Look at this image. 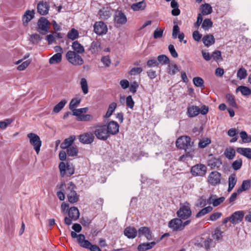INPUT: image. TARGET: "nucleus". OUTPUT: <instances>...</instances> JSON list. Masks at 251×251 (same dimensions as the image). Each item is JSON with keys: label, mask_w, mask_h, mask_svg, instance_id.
<instances>
[{"label": "nucleus", "mask_w": 251, "mask_h": 251, "mask_svg": "<svg viewBox=\"0 0 251 251\" xmlns=\"http://www.w3.org/2000/svg\"><path fill=\"white\" fill-rule=\"evenodd\" d=\"M176 146L180 149L185 151L186 154H183L179 157L180 160H182L185 157H192L193 156L194 148L191 138L187 136L178 138L176 141Z\"/></svg>", "instance_id": "1"}, {"label": "nucleus", "mask_w": 251, "mask_h": 251, "mask_svg": "<svg viewBox=\"0 0 251 251\" xmlns=\"http://www.w3.org/2000/svg\"><path fill=\"white\" fill-rule=\"evenodd\" d=\"M65 56L67 60L74 66H81L84 63V60L82 57L74 51H68Z\"/></svg>", "instance_id": "2"}, {"label": "nucleus", "mask_w": 251, "mask_h": 251, "mask_svg": "<svg viewBox=\"0 0 251 251\" xmlns=\"http://www.w3.org/2000/svg\"><path fill=\"white\" fill-rule=\"evenodd\" d=\"M75 189L76 187L72 182L67 184L65 193L67 195L69 201L71 203H74L78 200V196L75 191Z\"/></svg>", "instance_id": "3"}, {"label": "nucleus", "mask_w": 251, "mask_h": 251, "mask_svg": "<svg viewBox=\"0 0 251 251\" xmlns=\"http://www.w3.org/2000/svg\"><path fill=\"white\" fill-rule=\"evenodd\" d=\"M176 214L178 217L182 220L188 219L192 215L190 204L187 202L180 204V208Z\"/></svg>", "instance_id": "4"}, {"label": "nucleus", "mask_w": 251, "mask_h": 251, "mask_svg": "<svg viewBox=\"0 0 251 251\" xmlns=\"http://www.w3.org/2000/svg\"><path fill=\"white\" fill-rule=\"evenodd\" d=\"M27 137L28 138L30 144L33 147L36 153L38 154L42 145V141L39 136L35 133H29L27 134Z\"/></svg>", "instance_id": "5"}, {"label": "nucleus", "mask_w": 251, "mask_h": 251, "mask_svg": "<svg viewBox=\"0 0 251 251\" xmlns=\"http://www.w3.org/2000/svg\"><path fill=\"white\" fill-rule=\"evenodd\" d=\"M94 133L97 138L102 141H105L110 137L104 125L97 126Z\"/></svg>", "instance_id": "6"}, {"label": "nucleus", "mask_w": 251, "mask_h": 251, "mask_svg": "<svg viewBox=\"0 0 251 251\" xmlns=\"http://www.w3.org/2000/svg\"><path fill=\"white\" fill-rule=\"evenodd\" d=\"M59 168L61 177H64L65 175L70 176L74 174L75 169L72 164H66L64 162H61L59 163Z\"/></svg>", "instance_id": "7"}, {"label": "nucleus", "mask_w": 251, "mask_h": 251, "mask_svg": "<svg viewBox=\"0 0 251 251\" xmlns=\"http://www.w3.org/2000/svg\"><path fill=\"white\" fill-rule=\"evenodd\" d=\"M207 164L211 169H215L220 167L222 162L220 158L216 157L213 154H210L207 156Z\"/></svg>", "instance_id": "8"}, {"label": "nucleus", "mask_w": 251, "mask_h": 251, "mask_svg": "<svg viewBox=\"0 0 251 251\" xmlns=\"http://www.w3.org/2000/svg\"><path fill=\"white\" fill-rule=\"evenodd\" d=\"M206 166L202 164H198L192 167L191 173L194 176H203L206 174Z\"/></svg>", "instance_id": "9"}, {"label": "nucleus", "mask_w": 251, "mask_h": 251, "mask_svg": "<svg viewBox=\"0 0 251 251\" xmlns=\"http://www.w3.org/2000/svg\"><path fill=\"white\" fill-rule=\"evenodd\" d=\"M168 226L173 231H178L183 230L182 221L180 218H174L169 221Z\"/></svg>", "instance_id": "10"}, {"label": "nucleus", "mask_w": 251, "mask_h": 251, "mask_svg": "<svg viewBox=\"0 0 251 251\" xmlns=\"http://www.w3.org/2000/svg\"><path fill=\"white\" fill-rule=\"evenodd\" d=\"M221 174L217 171L211 172L208 177L209 183L213 186L219 184L221 183Z\"/></svg>", "instance_id": "11"}, {"label": "nucleus", "mask_w": 251, "mask_h": 251, "mask_svg": "<svg viewBox=\"0 0 251 251\" xmlns=\"http://www.w3.org/2000/svg\"><path fill=\"white\" fill-rule=\"evenodd\" d=\"M95 32L99 35L105 34L107 32V25L103 22H97L94 25Z\"/></svg>", "instance_id": "12"}, {"label": "nucleus", "mask_w": 251, "mask_h": 251, "mask_svg": "<svg viewBox=\"0 0 251 251\" xmlns=\"http://www.w3.org/2000/svg\"><path fill=\"white\" fill-rule=\"evenodd\" d=\"M106 128L109 135H114L117 134L119 131V126L118 124L114 121L109 122L106 125Z\"/></svg>", "instance_id": "13"}, {"label": "nucleus", "mask_w": 251, "mask_h": 251, "mask_svg": "<svg viewBox=\"0 0 251 251\" xmlns=\"http://www.w3.org/2000/svg\"><path fill=\"white\" fill-rule=\"evenodd\" d=\"M71 236L73 238H76L78 243L82 248L87 247V245L90 244V242L88 240H85V237L82 234L77 235L75 232L72 231Z\"/></svg>", "instance_id": "14"}, {"label": "nucleus", "mask_w": 251, "mask_h": 251, "mask_svg": "<svg viewBox=\"0 0 251 251\" xmlns=\"http://www.w3.org/2000/svg\"><path fill=\"white\" fill-rule=\"evenodd\" d=\"M244 216V212L243 211H236L230 216V222L233 225L238 224L242 221Z\"/></svg>", "instance_id": "15"}, {"label": "nucleus", "mask_w": 251, "mask_h": 251, "mask_svg": "<svg viewBox=\"0 0 251 251\" xmlns=\"http://www.w3.org/2000/svg\"><path fill=\"white\" fill-rule=\"evenodd\" d=\"M139 237H145L148 240H151L153 239L152 232L148 227H141L138 229Z\"/></svg>", "instance_id": "16"}, {"label": "nucleus", "mask_w": 251, "mask_h": 251, "mask_svg": "<svg viewBox=\"0 0 251 251\" xmlns=\"http://www.w3.org/2000/svg\"><path fill=\"white\" fill-rule=\"evenodd\" d=\"M114 22L117 25H123L126 23L127 18L122 11L117 10L114 15Z\"/></svg>", "instance_id": "17"}, {"label": "nucleus", "mask_w": 251, "mask_h": 251, "mask_svg": "<svg viewBox=\"0 0 251 251\" xmlns=\"http://www.w3.org/2000/svg\"><path fill=\"white\" fill-rule=\"evenodd\" d=\"M78 139L80 142L83 144H90L94 141V136L92 133L86 132L80 134Z\"/></svg>", "instance_id": "18"}, {"label": "nucleus", "mask_w": 251, "mask_h": 251, "mask_svg": "<svg viewBox=\"0 0 251 251\" xmlns=\"http://www.w3.org/2000/svg\"><path fill=\"white\" fill-rule=\"evenodd\" d=\"M49 21L44 17H41L38 22V26L39 32L45 34L48 30Z\"/></svg>", "instance_id": "19"}, {"label": "nucleus", "mask_w": 251, "mask_h": 251, "mask_svg": "<svg viewBox=\"0 0 251 251\" xmlns=\"http://www.w3.org/2000/svg\"><path fill=\"white\" fill-rule=\"evenodd\" d=\"M225 200V198L224 197L217 198L216 195H211L207 199V203L209 204H212L213 206L216 207L223 203Z\"/></svg>", "instance_id": "20"}, {"label": "nucleus", "mask_w": 251, "mask_h": 251, "mask_svg": "<svg viewBox=\"0 0 251 251\" xmlns=\"http://www.w3.org/2000/svg\"><path fill=\"white\" fill-rule=\"evenodd\" d=\"M50 5L47 2L41 1L37 5V11L42 15H45L48 13Z\"/></svg>", "instance_id": "21"}, {"label": "nucleus", "mask_w": 251, "mask_h": 251, "mask_svg": "<svg viewBox=\"0 0 251 251\" xmlns=\"http://www.w3.org/2000/svg\"><path fill=\"white\" fill-rule=\"evenodd\" d=\"M124 235L129 239H134L137 235V231L133 227H127L124 230Z\"/></svg>", "instance_id": "22"}, {"label": "nucleus", "mask_w": 251, "mask_h": 251, "mask_svg": "<svg viewBox=\"0 0 251 251\" xmlns=\"http://www.w3.org/2000/svg\"><path fill=\"white\" fill-rule=\"evenodd\" d=\"M99 13L101 19L107 20L112 15V10L108 7H104L99 11Z\"/></svg>", "instance_id": "23"}, {"label": "nucleus", "mask_w": 251, "mask_h": 251, "mask_svg": "<svg viewBox=\"0 0 251 251\" xmlns=\"http://www.w3.org/2000/svg\"><path fill=\"white\" fill-rule=\"evenodd\" d=\"M101 50V43L99 41H94L91 44L89 50L92 53H98Z\"/></svg>", "instance_id": "24"}, {"label": "nucleus", "mask_w": 251, "mask_h": 251, "mask_svg": "<svg viewBox=\"0 0 251 251\" xmlns=\"http://www.w3.org/2000/svg\"><path fill=\"white\" fill-rule=\"evenodd\" d=\"M200 9L201 12L200 14H201L202 16L209 15L212 12V8L208 3L202 4L201 5Z\"/></svg>", "instance_id": "25"}, {"label": "nucleus", "mask_w": 251, "mask_h": 251, "mask_svg": "<svg viewBox=\"0 0 251 251\" xmlns=\"http://www.w3.org/2000/svg\"><path fill=\"white\" fill-rule=\"evenodd\" d=\"M200 112V109L198 106L192 105L187 108V114L190 117L197 116Z\"/></svg>", "instance_id": "26"}, {"label": "nucleus", "mask_w": 251, "mask_h": 251, "mask_svg": "<svg viewBox=\"0 0 251 251\" xmlns=\"http://www.w3.org/2000/svg\"><path fill=\"white\" fill-rule=\"evenodd\" d=\"M236 151L238 153L251 159V148L239 147L236 149Z\"/></svg>", "instance_id": "27"}, {"label": "nucleus", "mask_w": 251, "mask_h": 251, "mask_svg": "<svg viewBox=\"0 0 251 251\" xmlns=\"http://www.w3.org/2000/svg\"><path fill=\"white\" fill-rule=\"evenodd\" d=\"M75 139V136L74 135L71 136L69 138L64 140V142L61 144L60 148L62 149H66L73 144Z\"/></svg>", "instance_id": "28"}, {"label": "nucleus", "mask_w": 251, "mask_h": 251, "mask_svg": "<svg viewBox=\"0 0 251 251\" xmlns=\"http://www.w3.org/2000/svg\"><path fill=\"white\" fill-rule=\"evenodd\" d=\"M72 48L74 50L73 51L77 54H82L85 51L83 46L77 41L72 43Z\"/></svg>", "instance_id": "29"}, {"label": "nucleus", "mask_w": 251, "mask_h": 251, "mask_svg": "<svg viewBox=\"0 0 251 251\" xmlns=\"http://www.w3.org/2000/svg\"><path fill=\"white\" fill-rule=\"evenodd\" d=\"M156 243L155 242H151L150 243H143L140 244L138 246V250L139 251H145L152 248Z\"/></svg>", "instance_id": "30"}, {"label": "nucleus", "mask_w": 251, "mask_h": 251, "mask_svg": "<svg viewBox=\"0 0 251 251\" xmlns=\"http://www.w3.org/2000/svg\"><path fill=\"white\" fill-rule=\"evenodd\" d=\"M68 214L72 220L75 221L76 220L79 216V212L78 209L76 207H72L70 208Z\"/></svg>", "instance_id": "31"}, {"label": "nucleus", "mask_w": 251, "mask_h": 251, "mask_svg": "<svg viewBox=\"0 0 251 251\" xmlns=\"http://www.w3.org/2000/svg\"><path fill=\"white\" fill-rule=\"evenodd\" d=\"M202 42L205 46L209 47L215 42V38L212 35H206L202 38Z\"/></svg>", "instance_id": "32"}, {"label": "nucleus", "mask_w": 251, "mask_h": 251, "mask_svg": "<svg viewBox=\"0 0 251 251\" xmlns=\"http://www.w3.org/2000/svg\"><path fill=\"white\" fill-rule=\"evenodd\" d=\"M34 12L33 10L30 11L27 10L24 15L23 17V24L25 25V24H27L34 17Z\"/></svg>", "instance_id": "33"}, {"label": "nucleus", "mask_w": 251, "mask_h": 251, "mask_svg": "<svg viewBox=\"0 0 251 251\" xmlns=\"http://www.w3.org/2000/svg\"><path fill=\"white\" fill-rule=\"evenodd\" d=\"M236 154L235 150L232 148H226L224 151V155L229 160L233 159Z\"/></svg>", "instance_id": "34"}, {"label": "nucleus", "mask_w": 251, "mask_h": 251, "mask_svg": "<svg viewBox=\"0 0 251 251\" xmlns=\"http://www.w3.org/2000/svg\"><path fill=\"white\" fill-rule=\"evenodd\" d=\"M131 7L134 11L142 10L146 7V3L144 0H142L132 4Z\"/></svg>", "instance_id": "35"}, {"label": "nucleus", "mask_w": 251, "mask_h": 251, "mask_svg": "<svg viewBox=\"0 0 251 251\" xmlns=\"http://www.w3.org/2000/svg\"><path fill=\"white\" fill-rule=\"evenodd\" d=\"M213 210V207L211 206H208L201 210L196 215V217L199 218L206 214L210 213Z\"/></svg>", "instance_id": "36"}, {"label": "nucleus", "mask_w": 251, "mask_h": 251, "mask_svg": "<svg viewBox=\"0 0 251 251\" xmlns=\"http://www.w3.org/2000/svg\"><path fill=\"white\" fill-rule=\"evenodd\" d=\"M64 185L65 183L64 182H62L61 184H58L56 186V189L59 190V191L57 192L56 195L60 201H63L65 199V195L64 193L62 192V190L64 189Z\"/></svg>", "instance_id": "37"}, {"label": "nucleus", "mask_w": 251, "mask_h": 251, "mask_svg": "<svg viewBox=\"0 0 251 251\" xmlns=\"http://www.w3.org/2000/svg\"><path fill=\"white\" fill-rule=\"evenodd\" d=\"M236 92L240 91L243 96H248L251 94V90L248 87L240 86L236 89Z\"/></svg>", "instance_id": "38"}, {"label": "nucleus", "mask_w": 251, "mask_h": 251, "mask_svg": "<svg viewBox=\"0 0 251 251\" xmlns=\"http://www.w3.org/2000/svg\"><path fill=\"white\" fill-rule=\"evenodd\" d=\"M61 59L62 55L61 53H57L50 58L49 63L50 64H57L61 62Z\"/></svg>", "instance_id": "39"}, {"label": "nucleus", "mask_w": 251, "mask_h": 251, "mask_svg": "<svg viewBox=\"0 0 251 251\" xmlns=\"http://www.w3.org/2000/svg\"><path fill=\"white\" fill-rule=\"evenodd\" d=\"M237 179L235 175H231L228 178V192H230L236 183Z\"/></svg>", "instance_id": "40"}, {"label": "nucleus", "mask_w": 251, "mask_h": 251, "mask_svg": "<svg viewBox=\"0 0 251 251\" xmlns=\"http://www.w3.org/2000/svg\"><path fill=\"white\" fill-rule=\"evenodd\" d=\"M117 107V103L116 102H112L109 104L108 110L104 115V117L105 118H108L110 117L113 112L115 110Z\"/></svg>", "instance_id": "41"}, {"label": "nucleus", "mask_w": 251, "mask_h": 251, "mask_svg": "<svg viewBox=\"0 0 251 251\" xmlns=\"http://www.w3.org/2000/svg\"><path fill=\"white\" fill-rule=\"evenodd\" d=\"M248 75L247 71L243 67L239 69L237 73V77L240 80L245 79Z\"/></svg>", "instance_id": "42"}, {"label": "nucleus", "mask_w": 251, "mask_h": 251, "mask_svg": "<svg viewBox=\"0 0 251 251\" xmlns=\"http://www.w3.org/2000/svg\"><path fill=\"white\" fill-rule=\"evenodd\" d=\"M67 36L69 39L74 40L78 37V31L75 28H72L71 30L68 32Z\"/></svg>", "instance_id": "43"}, {"label": "nucleus", "mask_w": 251, "mask_h": 251, "mask_svg": "<svg viewBox=\"0 0 251 251\" xmlns=\"http://www.w3.org/2000/svg\"><path fill=\"white\" fill-rule=\"evenodd\" d=\"M251 187V181L249 180H244L241 188L237 190L238 193H241L242 191L248 190Z\"/></svg>", "instance_id": "44"}, {"label": "nucleus", "mask_w": 251, "mask_h": 251, "mask_svg": "<svg viewBox=\"0 0 251 251\" xmlns=\"http://www.w3.org/2000/svg\"><path fill=\"white\" fill-rule=\"evenodd\" d=\"M67 101L65 100H61L57 104H56L53 108V111L54 113H58L65 106Z\"/></svg>", "instance_id": "45"}, {"label": "nucleus", "mask_w": 251, "mask_h": 251, "mask_svg": "<svg viewBox=\"0 0 251 251\" xmlns=\"http://www.w3.org/2000/svg\"><path fill=\"white\" fill-rule=\"evenodd\" d=\"M81 99L78 98L73 99L69 104V108L71 110L75 109L80 103Z\"/></svg>", "instance_id": "46"}, {"label": "nucleus", "mask_w": 251, "mask_h": 251, "mask_svg": "<svg viewBox=\"0 0 251 251\" xmlns=\"http://www.w3.org/2000/svg\"><path fill=\"white\" fill-rule=\"evenodd\" d=\"M213 25V23L209 19H205L201 25L202 28L205 31L210 29Z\"/></svg>", "instance_id": "47"}, {"label": "nucleus", "mask_w": 251, "mask_h": 251, "mask_svg": "<svg viewBox=\"0 0 251 251\" xmlns=\"http://www.w3.org/2000/svg\"><path fill=\"white\" fill-rule=\"evenodd\" d=\"M80 86L84 94H87L88 93V84L87 80L85 78H82L81 79Z\"/></svg>", "instance_id": "48"}, {"label": "nucleus", "mask_w": 251, "mask_h": 251, "mask_svg": "<svg viewBox=\"0 0 251 251\" xmlns=\"http://www.w3.org/2000/svg\"><path fill=\"white\" fill-rule=\"evenodd\" d=\"M67 149V154L70 156H76L78 153V150L76 147L71 146Z\"/></svg>", "instance_id": "49"}, {"label": "nucleus", "mask_w": 251, "mask_h": 251, "mask_svg": "<svg viewBox=\"0 0 251 251\" xmlns=\"http://www.w3.org/2000/svg\"><path fill=\"white\" fill-rule=\"evenodd\" d=\"M194 84L198 87H204V81L203 79L200 77H195L193 79Z\"/></svg>", "instance_id": "50"}, {"label": "nucleus", "mask_w": 251, "mask_h": 251, "mask_svg": "<svg viewBox=\"0 0 251 251\" xmlns=\"http://www.w3.org/2000/svg\"><path fill=\"white\" fill-rule=\"evenodd\" d=\"M168 73L173 75H175L177 72L179 71L177 65L176 64L169 65L168 66Z\"/></svg>", "instance_id": "51"}, {"label": "nucleus", "mask_w": 251, "mask_h": 251, "mask_svg": "<svg viewBox=\"0 0 251 251\" xmlns=\"http://www.w3.org/2000/svg\"><path fill=\"white\" fill-rule=\"evenodd\" d=\"M13 121V120L12 119H6L3 121H0V128L2 130L5 129Z\"/></svg>", "instance_id": "52"}, {"label": "nucleus", "mask_w": 251, "mask_h": 251, "mask_svg": "<svg viewBox=\"0 0 251 251\" xmlns=\"http://www.w3.org/2000/svg\"><path fill=\"white\" fill-rule=\"evenodd\" d=\"M223 232L221 231L220 228H216L214 233L212 234V237L214 239L217 241H219L222 239Z\"/></svg>", "instance_id": "53"}, {"label": "nucleus", "mask_w": 251, "mask_h": 251, "mask_svg": "<svg viewBox=\"0 0 251 251\" xmlns=\"http://www.w3.org/2000/svg\"><path fill=\"white\" fill-rule=\"evenodd\" d=\"M240 136L244 143L251 142V136H248L246 131H241L240 133Z\"/></svg>", "instance_id": "54"}, {"label": "nucleus", "mask_w": 251, "mask_h": 251, "mask_svg": "<svg viewBox=\"0 0 251 251\" xmlns=\"http://www.w3.org/2000/svg\"><path fill=\"white\" fill-rule=\"evenodd\" d=\"M157 60V62H158V63L162 64H167L170 62L169 58L165 55L163 54L158 56Z\"/></svg>", "instance_id": "55"}, {"label": "nucleus", "mask_w": 251, "mask_h": 251, "mask_svg": "<svg viewBox=\"0 0 251 251\" xmlns=\"http://www.w3.org/2000/svg\"><path fill=\"white\" fill-rule=\"evenodd\" d=\"M242 165V160L241 159H236L232 164V167L234 170H239Z\"/></svg>", "instance_id": "56"}, {"label": "nucleus", "mask_w": 251, "mask_h": 251, "mask_svg": "<svg viewBox=\"0 0 251 251\" xmlns=\"http://www.w3.org/2000/svg\"><path fill=\"white\" fill-rule=\"evenodd\" d=\"M226 98L227 99L228 103L232 107H236L237 105L235 101L234 98L233 96L230 94H227L226 96Z\"/></svg>", "instance_id": "57"}, {"label": "nucleus", "mask_w": 251, "mask_h": 251, "mask_svg": "<svg viewBox=\"0 0 251 251\" xmlns=\"http://www.w3.org/2000/svg\"><path fill=\"white\" fill-rule=\"evenodd\" d=\"M211 143V141L208 138H205L202 140H201L199 143V146L201 148H204L206 147L208 145H209Z\"/></svg>", "instance_id": "58"}, {"label": "nucleus", "mask_w": 251, "mask_h": 251, "mask_svg": "<svg viewBox=\"0 0 251 251\" xmlns=\"http://www.w3.org/2000/svg\"><path fill=\"white\" fill-rule=\"evenodd\" d=\"M143 71L141 67L133 68L129 72V74L131 75H135L140 74Z\"/></svg>", "instance_id": "59"}, {"label": "nucleus", "mask_w": 251, "mask_h": 251, "mask_svg": "<svg viewBox=\"0 0 251 251\" xmlns=\"http://www.w3.org/2000/svg\"><path fill=\"white\" fill-rule=\"evenodd\" d=\"M163 30L161 28H156L153 32V38L154 39L160 38L163 36Z\"/></svg>", "instance_id": "60"}, {"label": "nucleus", "mask_w": 251, "mask_h": 251, "mask_svg": "<svg viewBox=\"0 0 251 251\" xmlns=\"http://www.w3.org/2000/svg\"><path fill=\"white\" fill-rule=\"evenodd\" d=\"M207 203V200L206 201L203 197H201L198 200V202L196 205L199 207H203L205 206Z\"/></svg>", "instance_id": "61"}, {"label": "nucleus", "mask_w": 251, "mask_h": 251, "mask_svg": "<svg viewBox=\"0 0 251 251\" xmlns=\"http://www.w3.org/2000/svg\"><path fill=\"white\" fill-rule=\"evenodd\" d=\"M126 104L127 106L130 109H132L133 108L134 102L131 96L127 97L126 99Z\"/></svg>", "instance_id": "62"}, {"label": "nucleus", "mask_w": 251, "mask_h": 251, "mask_svg": "<svg viewBox=\"0 0 251 251\" xmlns=\"http://www.w3.org/2000/svg\"><path fill=\"white\" fill-rule=\"evenodd\" d=\"M31 63L30 60H27L23 62L21 65H19L17 69L19 71L24 70Z\"/></svg>", "instance_id": "63"}, {"label": "nucleus", "mask_w": 251, "mask_h": 251, "mask_svg": "<svg viewBox=\"0 0 251 251\" xmlns=\"http://www.w3.org/2000/svg\"><path fill=\"white\" fill-rule=\"evenodd\" d=\"M93 119V116L90 114L83 115L78 118L79 121H90Z\"/></svg>", "instance_id": "64"}]
</instances>
